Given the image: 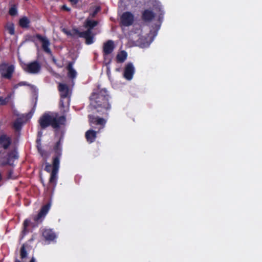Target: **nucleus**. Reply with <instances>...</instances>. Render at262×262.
Instances as JSON below:
<instances>
[{"label": "nucleus", "instance_id": "1", "mask_svg": "<svg viewBox=\"0 0 262 262\" xmlns=\"http://www.w3.org/2000/svg\"><path fill=\"white\" fill-rule=\"evenodd\" d=\"M110 96L105 89L99 88L93 92L90 97V106L101 115H107L111 105L109 102Z\"/></svg>", "mask_w": 262, "mask_h": 262}, {"label": "nucleus", "instance_id": "2", "mask_svg": "<svg viewBox=\"0 0 262 262\" xmlns=\"http://www.w3.org/2000/svg\"><path fill=\"white\" fill-rule=\"evenodd\" d=\"M66 122V118L64 116H61L58 118L52 116L48 114H43L38 120L39 127L41 130L46 129L51 126L56 130H57L61 125H64Z\"/></svg>", "mask_w": 262, "mask_h": 262}, {"label": "nucleus", "instance_id": "3", "mask_svg": "<svg viewBox=\"0 0 262 262\" xmlns=\"http://www.w3.org/2000/svg\"><path fill=\"white\" fill-rule=\"evenodd\" d=\"M54 150L55 156L53 158V169L50 174L49 183L53 184L55 187L57 183V174L59 169L60 158L62 155V148L55 145Z\"/></svg>", "mask_w": 262, "mask_h": 262}, {"label": "nucleus", "instance_id": "4", "mask_svg": "<svg viewBox=\"0 0 262 262\" xmlns=\"http://www.w3.org/2000/svg\"><path fill=\"white\" fill-rule=\"evenodd\" d=\"M20 65L24 71L32 74H36L39 73L41 69V64L37 60L27 63L22 62Z\"/></svg>", "mask_w": 262, "mask_h": 262}, {"label": "nucleus", "instance_id": "5", "mask_svg": "<svg viewBox=\"0 0 262 262\" xmlns=\"http://www.w3.org/2000/svg\"><path fill=\"white\" fill-rule=\"evenodd\" d=\"M14 71V67L13 65L8 66L6 63L0 64V74L2 77L11 79Z\"/></svg>", "mask_w": 262, "mask_h": 262}, {"label": "nucleus", "instance_id": "6", "mask_svg": "<svg viewBox=\"0 0 262 262\" xmlns=\"http://www.w3.org/2000/svg\"><path fill=\"white\" fill-rule=\"evenodd\" d=\"M18 158V156L17 151L15 150H11L8 152L6 156L2 158L3 160L1 165L2 166L12 165L14 161Z\"/></svg>", "mask_w": 262, "mask_h": 262}, {"label": "nucleus", "instance_id": "7", "mask_svg": "<svg viewBox=\"0 0 262 262\" xmlns=\"http://www.w3.org/2000/svg\"><path fill=\"white\" fill-rule=\"evenodd\" d=\"M134 21V16L130 12L123 13L120 17V23L121 25L128 27L133 25Z\"/></svg>", "mask_w": 262, "mask_h": 262}, {"label": "nucleus", "instance_id": "8", "mask_svg": "<svg viewBox=\"0 0 262 262\" xmlns=\"http://www.w3.org/2000/svg\"><path fill=\"white\" fill-rule=\"evenodd\" d=\"M75 34L81 38H83L85 40L86 45H91L94 42V35L92 32H90L89 30H86L83 32H80L78 30H75Z\"/></svg>", "mask_w": 262, "mask_h": 262}, {"label": "nucleus", "instance_id": "9", "mask_svg": "<svg viewBox=\"0 0 262 262\" xmlns=\"http://www.w3.org/2000/svg\"><path fill=\"white\" fill-rule=\"evenodd\" d=\"M51 207V203L49 202L43 205L40 209L38 213L34 216L33 220L35 222H41L48 212Z\"/></svg>", "mask_w": 262, "mask_h": 262}, {"label": "nucleus", "instance_id": "10", "mask_svg": "<svg viewBox=\"0 0 262 262\" xmlns=\"http://www.w3.org/2000/svg\"><path fill=\"white\" fill-rule=\"evenodd\" d=\"M42 236L48 244H50L52 242H54L57 238L55 233L50 229H45L42 232Z\"/></svg>", "mask_w": 262, "mask_h": 262}, {"label": "nucleus", "instance_id": "11", "mask_svg": "<svg viewBox=\"0 0 262 262\" xmlns=\"http://www.w3.org/2000/svg\"><path fill=\"white\" fill-rule=\"evenodd\" d=\"M35 37L38 40H39L40 42H41L42 48L43 51L46 53L52 56L51 50L49 48V46H50L49 40L46 37H43L39 34H37L36 35Z\"/></svg>", "mask_w": 262, "mask_h": 262}, {"label": "nucleus", "instance_id": "12", "mask_svg": "<svg viewBox=\"0 0 262 262\" xmlns=\"http://www.w3.org/2000/svg\"><path fill=\"white\" fill-rule=\"evenodd\" d=\"M135 72V70L133 63L129 62L125 67L123 76L126 79L130 80L132 79Z\"/></svg>", "mask_w": 262, "mask_h": 262}, {"label": "nucleus", "instance_id": "13", "mask_svg": "<svg viewBox=\"0 0 262 262\" xmlns=\"http://www.w3.org/2000/svg\"><path fill=\"white\" fill-rule=\"evenodd\" d=\"M115 48L114 41L108 40L103 43V56H107L111 54Z\"/></svg>", "mask_w": 262, "mask_h": 262}, {"label": "nucleus", "instance_id": "14", "mask_svg": "<svg viewBox=\"0 0 262 262\" xmlns=\"http://www.w3.org/2000/svg\"><path fill=\"white\" fill-rule=\"evenodd\" d=\"M12 144L11 138L5 134L0 135V147L4 149L9 148Z\"/></svg>", "mask_w": 262, "mask_h": 262}, {"label": "nucleus", "instance_id": "15", "mask_svg": "<svg viewBox=\"0 0 262 262\" xmlns=\"http://www.w3.org/2000/svg\"><path fill=\"white\" fill-rule=\"evenodd\" d=\"M88 118L89 120L90 123L92 124H94L96 125H100L101 127H104L106 121L105 119L100 118L98 117H95L93 115H89Z\"/></svg>", "mask_w": 262, "mask_h": 262}, {"label": "nucleus", "instance_id": "16", "mask_svg": "<svg viewBox=\"0 0 262 262\" xmlns=\"http://www.w3.org/2000/svg\"><path fill=\"white\" fill-rule=\"evenodd\" d=\"M155 15L152 11L146 9L142 12L141 18L144 22H150L155 18Z\"/></svg>", "mask_w": 262, "mask_h": 262}, {"label": "nucleus", "instance_id": "17", "mask_svg": "<svg viewBox=\"0 0 262 262\" xmlns=\"http://www.w3.org/2000/svg\"><path fill=\"white\" fill-rule=\"evenodd\" d=\"M58 90L60 93L61 99L66 98L68 97L69 89L67 84L59 83L58 85Z\"/></svg>", "mask_w": 262, "mask_h": 262}, {"label": "nucleus", "instance_id": "18", "mask_svg": "<svg viewBox=\"0 0 262 262\" xmlns=\"http://www.w3.org/2000/svg\"><path fill=\"white\" fill-rule=\"evenodd\" d=\"M99 22L97 20H91L88 18L84 23V27L86 28V30H89L90 32H92V29L98 25Z\"/></svg>", "mask_w": 262, "mask_h": 262}, {"label": "nucleus", "instance_id": "19", "mask_svg": "<svg viewBox=\"0 0 262 262\" xmlns=\"http://www.w3.org/2000/svg\"><path fill=\"white\" fill-rule=\"evenodd\" d=\"M85 138L87 141L92 143L96 138V132L94 130H89L85 133Z\"/></svg>", "mask_w": 262, "mask_h": 262}, {"label": "nucleus", "instance_id": "20", "mask_svg": "<svg viewBox=\"0 0 262 262\" xmlns=\"http://www.w3.org/2000/svg\"><path fill=\"white\" fill-rule=\"evenodd\" d=\"M30 24V21L26 16H24L19 20V25L22 28H28Z\"/></svg>", "mask_w": 262, "mask_h": 262}, {"label": "nucleus", "instance_id": "21", "mask_svg": "<svg viewBox=\"0 0 262 262\" xmlns=\"http://www.w3.org/2000/svg\"><path fill=\"white\" fill-rule=\"evenodd\" d=\"M127 54L125 51H121L116 56L117 61L119 63L123 62L127 58Z\"/></svg>", "mask_w": 262, "mask_h": 262}, {"label": "nucleus", "instance_id": "22", "mask_svg": "<svg viewBox=\"0 0 262 262\" xmlns=\"http://www.w3.org/2000/svg\"><path fill=\"white\" fill-rule=\"evenodd\" d=\"M36 147L38 152L39 153L40 156L42 157H46L47 152L42 147L40 139H37L36 140Z\"/></svg>", "mask_w": 262, "mask_h": 262}, {"label": "nucleus", "instance_id": "23", "mask_svg": "<svg viewBox=\"0 0 262 262\" xmlns=\"http://www.w3.org/2000/svg\"><path fill=\"white\" fill-rule=\"evenodd\" d=\"M67 70H68V75L70 78H74L76 76V72L73 68L72 62H69L67 66Z\"/></svg>", "mask_w": 262, "mask_h": 262}, {"label": "nucleus", "instance_id": "24", "mask_svg": "<svg viewBox=\"0 0 262 262\" xmlns=\"http://www.w3.org/2000/svg\"><path fill=\"white\" fill-rule=\"evenodd\" d=\"M6 29L10 35H14L15 33L14 25L13 23L8 22L5 26Z\"/></svg>", "mask_w": 262, "mask_h": 262}, {"label": "nucleus", "instance_id": "25", "mask_svg": "<svg viewBox=\"0 0 262 262\" xmlns=\"http://www.w3.org/2000/svg\"><path fill=\"white\" fill-rule=\"evenodd\" d=\"M23 123L20 119H17L13 123V127L16 130L19 131L21 129Z\"/></svg>", "mask_w": 262, "mask_h": 262}, {"label": "nucleus", "instance_id": "26", "mask_svg": "<svg viewBox=\"0 0 262 262\" xmlns=\"http://www.w3.org/2000/svg\"><path fill=\"white\" fill-rule=\"evenodd\" d=\"M28 255L27 250L26 249V245L25 244H23L20 249V258L23 259L27 257Z\"/></svg>", "mask_w": 262, "mask_h": 262}, {"label": "nucleus", "instance_id": "27", "mask_svg": "<svg viewBox=\"0 0 262 262\" xmlns=\"http://www.w3.org/2000/svg\"><path fill=\"white\" fill-rule=\"evenodd\" d=\"M11 97V94H9L4 99L0 97V104L2 105H6L10 101Z\"/></svg>", "mask_w": 262, "mask_h": 262}, {"label": "nucleus", "instance_id": "28", "mask_svg": "<svg viewBox=\"0 0 262 262\" xmlns=\"http://www.w3.org/2000/svg\"><path fill=\"white\" fill-rule=\"evenodd\" d=\"M75 30H78V29L74 28V29H72V31L71 32V31H70L69 30H68L67 29H66L65 28H63V29H62V31L64 34L67 35L68 36H70L74 37L75 36H77V34H75Z\"/></svg>", "mask_w": 262, "mask_h": 262}, {"label": "nucleus", "instance_id": "29", "mask_svg": "<svg viewBox=\"0 0 262 262\" xmlns=\"http://www.w3.org/2000/svg\"><path fill=\"white\" fill-rule=\"evenodd\" d=\"M9 14L12 16H15L17 14V6L13 5L9 10Z\"/></svg>", "mask_w": 262, "mask_h": 262}, {"label": "nucleus", "instance_id": "30", "mask_svg": "<svg viewBox=\"0 0 262 262\" xmlns=\"http://www.w3.org/2000/svg\"><path fill=\"white\" fill-rule=\"evenodd\" d=\"M22 86H31V85L30 84H29V83H28L27 82H26V81H20L19 83L15 84L13 86V89H17L18 87Z\"/></svg>", "mask_w": 262, "mask_h": 262}, {"label": "nucleus", "instance_id": "31", "mask_svg": "<svg viewBox=\"0 0 262 262\" xmlns=\"http://www.w3.org/2000/svg\"><path fill=\"white\" fill-rule=\"evenodd\" d=\"M30 223V221L28 220V219H26L24 223H23V227H24V229H23V233L24 234H25L27 232V227L29 226V224Z\"/></svg>", "mask_w": 262, "mask_h": 262}, {"label": "nucleus", "instance_id": "32", "mask_svg": "<svg viewBox=\"0 0 262 262\" xmlns=\"http://www.w3.org/2000/svg\"><path fill=\"white\" fill-rule=\"evenodd\" d=\"M100 11V8L99 7H97L93 12L90 14V16L92 17H94Z\"/></svg>", "mask_w": 262, "mask_h": 262}, {"label": "nucleus", "instance_id": "33", "mask_svg": "<svg viewBox=\"0 0 262 262\" xmlns=\"http://www.w3.org/2000/svg\"><path fill=\"white\" fill-rule=\"evenodd\" d=\"M52 167H53V165H52ZM51 167H52V165L49 163L47 162L46 163L45 170L48 172L51 173V172L52 171V170H51Z\"/></svg>", "mask_w": 262, "mask_h": 262}, {"label": "nucleus", "instance_id": "34", "mask_svg": "<svg viewBox=\"0 0 262 262\" xmlns=\"http://www.w3.org/2000/svg\"><path fill=\"white\" fill-rule=\"evenodd\" d=\"M104 57V62L105 63V64L106 66H108L111 62L112 59L110 58H107L106 56H103Z\"/></svg>", "mask_w": 262, "mask_h": 262}, {"label": "nucleus", "instance_id": "35", "mask_svg": "<svg viewBox=\"0 0 262 262\" xmlns=\"http://www.w3.org/2000/svg\"><path fill=\"white\" fill-rule=\"evenodd\" d=\"M52 61H53V62L55 64H56L57 67H58L59 68L62 67V65L59 64H58V62H57V60L55 59V57L52 56Z\"/></svg>", "mask_w": 262, "mask_h": 262}, {"label": "nucleus", "instance_id": "36", "mask_svg": "<svg viewBox=\"0 0 262 262\" xmlns=\"http://www.w3.org/2000/svg\"><path fill=\"white\" fill-rule=\"evenodd\" d=\"M61 140H62V137H60L59 141L56 142L55 146H57H57L61 147Z\"/></svg>", "mask_w": 262, "mask_h": 262}, {"label": "nucleus", "instance_id": "37", "mask_svg": "<svg viewBox=\"0 0 262 262\" xmlns=\"http://www.w3.org/2000/svg\"><path fill=\"white\" fill-rule=\"evenodd\" d=\"M62 9L66 11H70L71 10V9L68 7L66 5H64L62 7Z\"/></svg>", "mask_w": 262, "mask_h": 262}, {"label": "nucleus", "instance_id": "38", "mask_svg": "<svg viewBox=\"0 0 262 262\" xmlns=\"http://www.w3.org/2000/svg\"><path fill=\"white\" fill-rule=\"evenodd\" d=\"M69 1L71 3V4L73 5H76L79 2V0H69Z\"/></svg>", "mask_w": 262, "mask_h": 262}, {"label": "nucleus", "instance_id": "39", "mask_svg": "<svg viewBox=\"0 0 262 262\" xmlns=\"http://www.w3.org/2000/svg\"><path fill=\"white\" fill-rule=\"evenodd\" d=\"M13 170H9L8 171V178H12V175L13 174Z\"/></svg>", "mask_w": 262, "mask_h": 262}, {"label": "nucleus", "instance_id": "40", "mask_svg": "<svg viewBox=\"0 0 262 262\" xmlns=\"http://www.w3.org/2000/svg\"><path fill=\"white\" fill-rule=\"evenodd\" d=\"M14 262H21L18 259H15ZM29 262H35V258L34 257H32Z\"/></svg>", "mask_w": 262, "mask_h": 262}, {"label": "nucleus", "instance_id": "41", "mask_svg": "<svg viewBox=\"0 0 262 262\" xmlns=\"http://www.w3.org/2000/svg\"><path fill=\"white\" fill-rule=\"evenodd\" d=\"M60 106H61L62 107H64V104H63V102L62 99H61L60 101Z\"/></svg>", "mask_w": 262, "mask_h": 262}, {"label": "nucleus", "instance_id": "42", "mask_svg": "<svg viewBox=\"0 0 262 262\" xmlns=\"http://www.w3.org/2000/svg\"><path fill=\"white\" fill-rule=\"evenodd\" d=\"M38 135L39 136H41L42 135V132L41 131H39L38 132Z\"/></svg>", "mask_w": 262, "mask_h": 262}, {"label": "nucleus", "instance_id": "43", "mask_svg": "<svg viewBox=\"0 0 262 262\" xmlns=\"http://www.w3.org/2000/svg\"><path fill=\"white\" fill-rule=\"evenodd\" d=\"M41 183L42 184L43 186L44 187H45V186H46V185H45V183H44L43 181L42 180H41Z\"/></svg>", "mask_w": 262, "mask_h": 262}, {"label": "nucleus", "instance_id": "44", "mask_svg": "<svg viewBox=\"0 0 262 262\" xmlns=\"http://www.w3.org/2000/svg\"><path fill=\"white\" fill-rule=\"evenodd\" d=\"M2 176L1 173H0V182L2 181Z\"/></svg>", "mask_w": 262, "mask_h": 262}, {"label": "nucleus", "instance_id": "45", "mask_svg": "<svg viewBox=\"0 0 262 262\" xmlns=\"http://www.w3.org/2000/svg\"><path fill=\"white\" fill-rule=\"evenodd\" d=\"M25 1H28V0H25Z\"/></svg>", "mask_w": 262, "mask_h": 262}]
</instances>
